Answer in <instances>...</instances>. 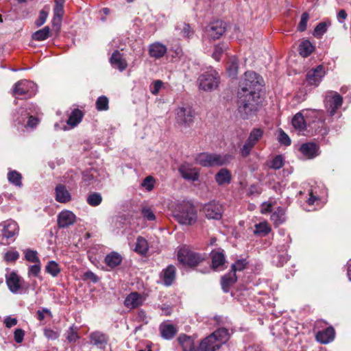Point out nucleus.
<instances>
[{
    "label": "nucleus",
    "instance_id": "nucleus-1",
    "mask_svg": "<svg viewBox=\"0 0 351 351\" xmlns=\"http://www.w3.org/2000/svg\"><path fill=\"white\" fill-rule=\"evenodd\" d=\"M230 338L228 330L225 328L216 330L201 341L195 351H216Z\"/></svg>",
    "mask_w": 351,
    "mask_h": 351
},
{
    "label": "nucleus",
    "instance_id": "nucleus-2",
    "mask_svg": "<svg viewBox=\"0 0 351 351\" xmlns=\"http://www.w3.org/2000/svg\"><path fill=\"white\" fill-rule=\"evenodd\" d=\"M238 112L243 119H249L258 108L260 95L238 92Z\"/></svg>",
    "mask_w": 351,
    "mask_h": 351
},
{
    "label": "nucleus",
    "instance_id": "nucleus-3",
    "mask_svg": "<svg viewBox=\"0 0 351 351\" xmlns=\"http://www.w3.org/2000/svg\"><path fill=\"white\" fill-rule=\"evenodd\" d=\"M173 217L181 224L192 225L197 221V210L189 202L178 204L173 210Z\"/></svg>",
    "mask_w": 351,
    "mask_h": 351
},
{
    "label": "nucleus",
    "instance_id": "nucleus-4",
    "mask_svg": "<svg viewBox=\"0 0 351 351\" xmlns=\"http://www.w3.org/2000/svg\"><path fill=\"white\" fill-rule=\"evenodd\" d=\"M233 156L229 154L200 153L195 157L196 163L206 167H219L229 164Z\"/></svg>",
    "mask_w": 351,
    "mask_h": 351
},
{
    "label": "nucleus",
    "instance_id": "nucleus-5",
    "mask_svg": "<svg viewBox=\"0 0 351 351\" xmlns=\"http://www.w3.org/2000/svg\"><path fill=\"white\" fill-rule=\"evenodd\" d=\"M263 78L254 71H246L240 82V90L244 93L259 95V90L263 86Z\"/></svg>",
    "mask_w": 351,
    "mask_h": 351
},
{
    "label": "nucleus",
    "instance_id": "nucleus-6",
    "mask_svg": "<svg viewBox=\"0 0 351 351\" xmlns=\"http://www.w3.org/2000/svg\"><path fill=\"white\" fill-rule=\"evenodd\" d=\"M246 265L247 262L245 259L237 260L232 265L230 271L221 278V285L224 292H228L230 287L237 282V276L236 272L243 271L246 267Z\"/></svg>",
    "mask_w": 351,
    "mask_h": 351
},
{
    "label": "nucleus",
    "instance_id": "nucleus-7",
    "mask_svg": "<svg viewBox=\"0 0 351 351\" xmlns=\"http://www.w3.org/2000/svg\"><path fill=\"white\" fill-rule=\"evenodd\" d=\"M199 88L206 91L212 90L218 86L219 75L213 68H208L198 78Z\"/></svg>",
    "mask_w": 351,
    "mask_h": 351
},
{
    "label": "nucleus",
    "instance_id": "nucleus-8",
    "mask_svg": "<svg viewBox=\"0 0 351 351\" xmlns=\"http://www.w3.org/2000/svg\"><path fill=\"white\" fill-rule=\"evenodd\" d=\"M37 91V86L33 82L21 80L14 84L12 92L16 98L27 99L34 96Z\"/></svg>",
    "mask_w": 351,
    "mask_h": 351
},
{
    "label": "nucleus",
    "instance_id": "nucleus-9",
    "mask_svg": "<svg viewBox=\"0 0 351 351\" xmlns=\"http://www.w3.org/2000/svg\"><path fill=\"white\" fill-rule=\"evenodd\" d=\"M178 258L182 265L194 267L204 260V256L183 247L178 252Z\"/></svg>",
    "mask_w": 351,
    "mask_h": 351
},
{
    "label": "nucleus",
    "instance_id": "nucleus-10",
    "mask_svg": "<svg viewBox=\"0 0 351 351\" xmlns=\"http://www.w3.org/2000/svg\"><path fill=\"white\" fill-rule=\"evenodd\" d=\"M321 112L316 110H307L305 117L302 113H297L292 119V125L295 129L300 132L304 131L307 125H311V117L317 118L320 116Z\"/></svg>",
    "mask_w": 351,
    "mask_h": 351
},
{
    "label": "nucleus",
    "instance_id": "nucleus-11",
    "mask_svg": "<svg viewBox=\"0 0 351 351\" xmlns=\"http://www.w3.org/2000/svg\"><path fill=\"white\" fill-rule=\"evenodd\" d=\"M324 103L327 112L330 116L332 117L336 113V110L341 106L343 98L337 92L328 91L326 94Z\"/></svg>",
    "mask_w": 351,
    "mask_h": 351
},
{
    "label": "nucleus",
    "instance_id": "nucleus-12",
    "mask_svg": "<svg viewBox=\"0 0 351 351\" xmlns=\"http://www.w3.org/2000/svg\"><path fill=\"white\" fill-rule=\"evenodd\" d=\"M325 75V69L322 65L309 70L306 75L304 84L306 86L317 87Z\"/></svg>",
    "mask_w": 351,
    "mask_h": 351
},
{
    "label": "nucleus",
    "instance_id": "nucleus-13",
    "mask_svg": "<svg viewBox=\"0 0 351 351\" xmlns=\"http://www.w3.org/2000/svg\"><path fill=\"white\" fill-rule=\"evenodd\" d=\"M203 211L206 218L219 220L221 219L223 209L222 205L216 202H211L203 207Z\"/></svg>",
    "mask_w": 351,
    "mask_h": 351
},
{
    "label": "nucleus",
    "instance_id": "nucleus-14",
    "mask_svg": "<svg viewBox=\"0 0 351 351\" xmlns=\"http://www.w3.org/2000/svg\"><path fill=\"white\" fill-rule=\"evenodd\" d=\"M194 111L189 106L178 108L176 110V121L179 124L189 125L193 121Z\"/></svg>",
    "mask_w": 351,
    "mask_h": 351
},
{
    "label": "nucleus",
    "instance_id": "nucleus-15",
    "mask_svg": "<svg viewBox=\"0 0 351 351\" xmlns=\"http://www.w3.org/2000/svg\"><path fill=\"white\" fill-rule=\"evenodd\" d=\"M18 224L12 220H7L0 224V232L3 239H11L18 234Z\"/></svg>",
    "mask_w": 351,
    "mask_h": 351
},
{
    "label": "nucleus",
    "instance_id": "nucleus-16",
    "mask_svg": "<svg viewBox=\"0 0 351 351\" xmlns=\"http://www.w3.org/2000/svg\"><path fill=\"white\" fill-rule=\"evenodd\" d=\"M178 171L181 176L186 180L195 182L199 180V169L193 167V165L189 163L181 165L178 168Z\"/></svg>",
    "mask_w": 351,
    "mask_h": 351
},
{
    "label": "nucleus",
    "instance_id": "nucleus-17",
    "mask_svg": "<svg viewBox=\"0 0 351 351\" xmlns=\"http://www.w3.org/2000/svg\"><path fill=\"white\" fill-rule=\"evenodd\" d=\"M226 31V24L223 21H215L207 27L206 32L208 36L213 39H218Z\"/></svg>",
    "mask_w": 351,
    "mask_h": 351
},
{
    "label": "nucleus",
    "instance_id": "nucleus-18",
    "mask_svg": "<svg viewBox=\"0 0 351 351\" xmlns=\"http://www.w3.org/2000/svg\"><path fill=\"white\" fill-rule=\"evenodd\" d=\"M24 280L14 271L6 276V283L11 292L16 293L24 286Z\"/></svg>",
    "mask_w": 351,
    "mask_h": 351
},
{
    "label": "nucleus",
    "instance_id": "nucleus-19",
    "mask_svg": "<svg viewBox=\"0 0 351 351\" xmlns=\"http://www.w3.org/2000/svg\"><path fill=\"white\" fill-rule=\"evenodd\" d=\"M145 300V295L138 292H132L125 299L124 305L131 309L136 308L143 305Z\"/></svg>",
    "mask_w": 351,
    "mask_h": 351
},
{
    "label": "nucleus",
    "instance_id": "nucleus-20",
    "mask_svg": "<svg viewBox=\"0 0 351 351\" xmlns=\"http://www.w3.org/2000/svg\"><path fill=\"white\" fill-rule=\"evenodd\" d=\"M76 221L75 215L68 210H62L58 216V224L61 228H67L73 225Z\"/></svg>",
    "mask_w": 351,
    "mask_h": 351
},
{
    "label": "nucleus",
    "instance_id": "nucleus-21",
    "mask_svg": "<svg viewBox=\"0 0 351 351\" xmlns=\"http://www.w3.org/2000/svg\"><path fill=\"white\" fill-rule=\"evenodd\" d=\"M319 146L315 143H306L301 145L300 152L308 159H312L319 154Z\"/></svg>",
    "mask_w": 351,
    "mask_h": 351
},
{
    "label": "nucleus",
    "instance_id": "nucleus-22",
    "mask_svg": "<svg viewBox=\"0 0 351 351\" xmlns=\"http://www.w3.org/2000/svg\"><path fill=\"white\" fill-rule=\"evenodd\" d=\"M55 198L58 202L66 204L71 200V195L64 185L59 184L55 189Z\"/></svg>",
    "mask_w": 351,
    "mask_h": 351
},
{
    "label": "nucleus",
    "instance_id": "nucleus-23",
    "mask_svg": "<svg viewBox=\"0 0 351 351\" xmlns=\"http://www.w3.org/2000/svg\"><path fill=\"white\" fill-rule=\"evenodd\" d=\"M29 117V112L23 108H19L13 115V121L14 125L17 127L18 130L23 129Z\"/></svg>",
    "mask_w": 351,
    "mask_h": 351
},
{
    "label": "nucleus",
    "instance_id": "nucleus-24",
    "mask_svg": "<svg viewBox=\"0 0 351 351\" xmlns=\"http://www.w3.org/2000/svg\"><path fill=\"white\" fill-rule=\"evenodd\" d=\"M110 62L114 68L119 69L120 71H124L128 66L126 60L123 58L122 54L118 50L112 53L110 58Z\"/></svg>",
    "mask_w": 351,
    "mask_h": 351
},
{
    "label": "nucleus",
    "instance_id": "nucleus-25",
    "mask_svg": "<svg viewBox=\"0 0 351 351\" xmlns=\"http://www.w3.org/2000/svg\"><path fill=\"white\" fill-rule=\"evenodd\" d=\"M210 256L213 269H220L226 263V257L223 250H213Z\"/></svg>",
    "mask_w": 351,
    "mask_h": 351
},
{
    "label": "nucleus",
    "instance_id": "nucleus-26",
    "mask_svg": "<svg viewBox=\"0 0 351 351\" xmlns=\"http://www.w3.org/2000/svg\"><path fill=\"white\" fill-rule=\"evenodd\" d=\"M335 335V329L332 326H329L324 330L319 331L316 334L315 337L317 341L326 344L334 339Z\"/></svg>",
    "mask_w": 351,
    "mask_h": 351
},
{
    "label": "nucleus",
    "instance_id": "nucleus-27",
    "mask_svg": "<svg viewBox=\"0 0 351 351\" xmlns=\"http://www.w3.org/2000/svg\"><path fill=\"white\" fill-rule=\"evenodd\" d=\"M215 180L219 186L228 185L232 181L231 172L226 168H222L215 174Z\"/></svg>",
    "mask_w": 351,
    "mask_h": 351
},
{
    "label": "nucleus",
    "instance_id": "nucleus-28",
    "mask_svg": "<svg viewBox=\"0 0 351 351\" xmlns=\"http://www.w3.org/2000/svg\"><path fill=\"white\" fill-rule=\"evenodd\" d=\"M167 51V47L158 42H156L149 47V54L151 57L159 59L163 57Z\"/></svg>",
    "mask_w": 351,
    "mask_h": 351
},
{
    "label": "nucleus",
    "instance_id": "nucleus-29",
    "mask_svg": "<svg viewBox=\"0 0 351 351\" xmlns=\"http://www.w3.org/2000/svg\"><path fill=\"white\" fill-rule=\"evenodd\" d=\"M64 0H55V7L53 9V25L58 26L62 21L64 14Z\"/></svg>",
    "mask_w": 351,
    "mask_h": 351
},
{
    "label": "nucleus",
    "instance_id": "nucleus-30",
    "mask_svg": "<svg viewBox=\"0 0 351 351\" xmlns=\"http://www.w3.org/2000/svg\"><path fill=\"white\" fill-rule=\"evenodd\" d=\"M179 344L182 346L184 351H195L197 347H195L194 339L185 334H181L178 338Z\"/></svg>",
    "mask_w": 351,
    "mask_h": 351
},
{
    "label": "nucleus",
    "instance_id": "nucleus-31",
    "mask_svg": "<svg viewBox=\"0 0 351 351\" xmlns=\"http://www.w3.org/2000/svg\"><path fill=\"white\" fill-rule=\"evenodd\" d=\"M176 267L170 265L163 269L161 274V278L166 286H170L176 278Z\"/></svg>",
    "mask_w": 351,
    "mask_h": 351
},
{
    "label": "nucleus",
    "instance_id": "nucleus-32",
    "mask_svg": "<svg viewBox=\"0 0 351 351\" xmlns=\"http://www.w3.org/2000/svg\"><path fill=\"white\" fill-rule=\"evenodd\" d=\"M159 329L161 336L166 339H171L177 333V329L173 324L163 323Z\"/></svg>",
    "mask_w": 351,
    "mask_h": 351
},
{
    "label": "nucleus",
    "instance_id": "nucleus-33",
    "mask_svg": "<svg viewBox=\"0 0 351 351\" xmlns=\"http://www.w3.org/2000/svg\"><path fill=\"white\" fill-rule=\"evenodd\" d=\"M90 343L99 348H104L107 344V338L105 335L99 332H94L90 335Z\"/></svg>",
    "mask_w": 351,
    "mask_h": 351
},
{
    "label": "nucleus",
    "instance_id": "nucleus-34",
    "mask_svg": "<svg viewBox=\"0 0 351 351\" xmlns=\"http://www.w3.org/2000/svg\"><path fill=\"white\" fill-rule=\"evenodd\" d=\"M176 30L178 32L180 36L184 38H190L194 33L189 24L184 22L178 23L176 27Z\"/></svg>",
    "mask_w": 351,
    "mask_h": 351
},
{
    "label": "nucleus",
    "instance_id": "nucleus-35",
    "mask_svg": "<svg viewBox=\"0 0 351 351\" xmlns=\"http://www.w3.org/2000/svg\"><path fill=\"white\" fill-rule=\"evenodd\" d=\"M121 261L122 257L117 252H111L105 257V263L110 268H114L119 265Z\"/></svg>",
    "mask_w": 351,
    "mask_h": 351
},
{
    "label": "nucleus",
    "instance_id": "nucleus-36",
    "mask_svg": "<svg viewBox=\"0 0 351 351\" xmlns=\"http://www.w3.org/2000/svg\"><path fill=\"white\" fill-rule=\"evenodd\" d=\"M83 116L84 114L80 110L74 109L69 117L67 124L73 128L77 126L82 121Z\"/></svg>",
    "mask_w": 351,
    "mask_h": 351
},
{
    "label": "nucleus",
    "instance_id": "nucleus-37",
    "mask_svg": "<svg viewBox=\"0 0 351 351\" xmlns=\"http://www.w3.org/2000/svg\"><path fill=\"white\" fill-rule=\"evenodd\" d=\"M149 250L147 240L143 237H138L135 246V252L141 255L146 254Z\"/></svg>",
    "mask_w": 351,
    "mask_h": 351
},
{
    "label": "nucleus",
    "instance_id": "nucleus-38",
    "mask_svg": "<svg viewBox=\"0 0 351 351\" xmlns=\"http://www.w3.org/2000/svg\"><path fill=\"white\" fill-rule=\"evenodd\" d=\"M314 49V47L312 45L311 42L308 40H303L299 45L298 50L299 53L302 57H308L311 54Z\"/></svg>",
    "mask_w": 351,
    "mask_h": 351
},
{
    "label": "nucleus",
    "instance_id": "nucleus-39",
    "mask_svg": "<svg viewBox=\"0 0 351 351\" xmlns=\"http://www.w3.org/2000/svg\"><path fill=\"white\" fill-rule=\"evenodd\" d=\"M271 219L276 225L282 223L285 221V211L284 208L278 207L271 215Z\"/></svg>",
    "mask_w": 351,
    "mask_h": 351
},
{
    "label": "nucleus",
    "instance_id": "nucleus-40",
    "mask_svg": "<svg viewBox=\"0 0 351 351\" xmlns=\"http://www.w3.org/2000/svg\"><path fill=\"white\" fill-rule=\"evenodd\" d=\"M254 227V234L256 235L266 236L271 231V228L266 221L256 223Z\"/></svg>",
    "mask_w": 351,
    "mask_h": 351
},
{
    "label": "nucleus",
    "instance_id": "nucleus-41",
    "mask_svg": "<svg viewBox=\"0 0 351 351\" xmlns=\"http://www.w3.org/2000/svg\"><path fill=\"white\" fill-rule=\"evenodd\" d=\"M50 28L48 26L39 29L32 34V39L37 41H43L49 37Z\"/></svg>",
    "mask_w": 351,
    "mask_h": 351
},
{
    "label": "nucleus",
    "instance_id": "nucleus-42",
    "mask_svg": "<svg viewBox=\"0 0 351 351\" xmlns=\"http://www.w3.org/2000/svg\"><path fill=\"white\" fill-rule=\"evenodd\" d=\"M330 24V21H324L318 23L315 27L313 36L318 38H321L326 32Z\"/></svg>",
    "mask_w": 351,
    "mask_h": 351
},
{
    "label": "nucleus",
    "instance_id": "nucleus-43",
    "mask_svg": "<svg viewBox=\"0 0 351 351\" xmlns=\"http://www.w3.org/2000/svg\"><path fill=\"white\" fill-rule=\"evenodd\" d=\"M285 163L284 157L282 155H277L274 157L270 161L267 162V166L273 169H280Z\"/></svg>",
    "mask_w": 351,
    "mask_h": 351
},
{
    "label": "nucleus",
    "instance_id": "nucleus-44",
    "mask_svg": "<svg viewBox=\"0 0 351 351\" xmlns=\"http://www.w3.org/2000/svg\"><path fill=\"white\" fill-rule=\"evenodd\" d=\"M21 179V174L15 170L10 171L8 173V181L16 186L20 187L22 186Z\"/></svg>",
    "mask_w": 351,
    "mask_h": 351
},
{
    "label": "nucleus",
    "instance_id": "nucleus-45",
    "mask_svg": "<svg viewBox=\"0 0 351 351\" xmlns=\"http://www.w3.org/2000/svg\"><path fill=\"white\" fill-rule=\"evenodd\" d=\"M263 131L259 128H254L247 139V141L255 145L256 143L262 138Z\"/></svg>",
    "mask_w": 351,
    "mask_h": 351
},
{
    "label": "nucleus",
    "instance_id": "nucleus-46",
    "mask_svg": "<svg viewBox=\"0 0 351 351\" xmlns=\"http://www.w3.org/2000/svg\"><path fill=\"white\" fill-rule=\"evenodd\" d=\"M45 271L53 277H56L60 273L61 269L56 261H51L46 265Z\"/></svg>",
    "mask_w": 351,
    "mask_h": 351
},
{
    "label": "nucleus",
    "instance_id": "nucleus-47",
    "mask_svg": "<svg viewBox=\"0 0 351 351\" xmlns=\"http://www.w3.org/2000/svg\"><path fill=\"white\" fill-rule=\"evenodd\" d=\"M238 70V60L236 57H232L230 58L228 65L227 67V71L230 76L235 77L237 74Z\"/></svg>",
    "mask_w": 351,
    "mask_h": 351
},
{
    "label": "nucleus",
    "instance_id": "nucleus-48",
    "mask_svg": "<svg viewBox=\"0 0 351 351\" xmlns=\"http://www.w3.org/2000/svg\"><path fill=\"white\" fill-rule=\"evenodd\" d=\"M80 338L78 328L71 326L66 332V339L69 343H74Z\"/></svg>",
    "mask_w": 351,
    "mask_h": 351
},
{
    "label": "nucleus",
    "instance_id": "nucleus-49",
    "mask_svg": "<svg viewBox=\"0 0 351 351\" xmlns=\"http://www.w3.org/2000/svg\"><path fill=\"white\" fill-rule=\"evenodd\" d=\"M102 201V197L99 193H90L86 199L87 203L91 206H99Z\"/></svg>",
    "mask_w": 351,
    "mask_h": 351
},
{
    "label": "nucleus",
    "instance_id": "nucleus-50",
    "mask_svg": "<svg viewBox=\"0 0 351 351\" xmlns=\"http://www.w3.org/2000/svg\"><path fill=\"white\" fill-rule=\"evenodd\" d=\"M24 254L26 261L33 263H39L40 262L36 251L31 249H26L24 250Z\"/></svg>",
    "mask_w": 351,
    "mask_h": 351
},
{
    "label": "nucleus",
    "instance_id": "nucleus-51",
    "mask_svg": "<svg viewBox=\"0 0 351 351\" xmlns=\"http://www.w3.org/2000/svg\"><path fill=\"white\" fill-rule=\"evenodd\" d=\"M282 243H279L277 248L279 252H285L289 247V243L291 242V239L289 235H285L284 233L282 234Z\"/></svg>",
    "mask_w": 351,
    "mask_h": 351
},
{
    "label": "nucleus",
    "instance_id": "nucleus-52",
    "mask_svg": "<svg viewBox=\"0 0 351 351\" xmlns=\"http://www.w3.org/2000/svg\"><path fill=\"white\" fill-rule=\"evenodd\" d=\"M96 108L99 111L108 109V99L106 96L99 97L96 101Z\"/></svg>",
    "mask_w": 351,
    "mask_h": 351
},
{
    "label": "nucleus",
    "instance_id": "nucleus-53",
    "mask_svg": "<svg viewBox=\"0 0 351 351\" xmlns=\"http://www.w3.org/2000/svg\"><path fill=\"white\" fill-rule=\"evenodd\" d=\"M227 49V45L224 43H219L215 47L214 51L213 53V58L219 61L220 60L221 55Z\"/></svg>",
    "mask_w": 351,
    "mask_h": 351
},
{
    "label": "nucleus",
    "instance_id": "nucleus-54",
    "mask_svg": "<svg viewBox=\"0 0 351 351\" xmlns=\"http://www.w3.org/2000/svg\"><path fill=\"white\" fill-rule=\"evenodd\" d=\"M155 180L151 176H147L143 181L141 186L147 191H151L154 188Z\"/></svg>",
    "mask_w": 351,
    "mask_h": 351
},
{
    "label": "nucleus",
    "instance_id": "nucleus-55",
    "mask_svg": "<svg viewBox=\"0 0 351 351\" xmlns=\"http://www.w3.org/2000/svg\"><path fill=\"white\" fill-rule=\"evenodd\" d=\"M141 214L143 217L147 221H154L156 216L150 208L143 207L141 210Z\"/></svg>",
    "mask_w": 351,
    "mask_h": 351
},
{
    "label": "nucleus",
    "instance_id": "nucleus-56",
    "mask_svg": "<svg viewBox=\"0 0 351 351\" xmlns=\"http://www.w3.org/2000/svg\"><path fill=\"white\" fill-rule=\"evenodd\" d=\"M309 19V15L307 12L302 13L300 21L298 25V29L300 32H304L306 29L307 22Z\"/></svg>",
    "mask_w": 351,
    "mask_h": 351
},
{
    "label": "nucleus",
    "instance_id": "nucleus-57",
    "mask_svg": "<svg viewBox=\"0 0 351 351\" xmlns=\"http://www.w3.org/2000/svg\"><path fill=\"white\" fill-rule=\"evenodd\" d=\"M39 119L29 114V117L27 119L26 124L24 128L34 129L39 123Z\"/></svg>",
    "mask_w": 351,
    "mask_h": 351
},
{
    "label": "nucleus",
    "instance_id": "nucleus-58",
    "mask_svg": "<svg viewBox=\"0 0 351 351\" xmlns=\"http://www.w3.org/2000/svg\"><path fill=\"white\" fill-rule=\"evenodd\" d=\"M19 258V253L17 251H8L4 255L6 262H15Z\"/></svg>",
    "mask_w": 351,
    "mask_h": 351
},
{
    "label": "nucleus",
    "instance_id": "nucleus-59",
    "mask_svg": "<svg viewBox=\"0 0 351 351\" xmlns=\"http://www.w3.org/2000/svg\"><path fill=\"white\" fill-rule=\"evenodd\" d=\"M40 272V262L39 263H35L31 265L28 269V276H34L38 277Z\"/></svg>",
    "mask_w": 351,
    "mask_h": 351
},
{
    "label": "nucleus",
    "instance_id": "nucleus-60",
    "mask_svg": "<svg viewBox=\"0 0 351 351\" xmlns=\"http://www.w3.org/2000/svg\"><path fill=\"white\" fill-rule=\"evenodd\" d=\"M44 335L46 338L51 340L57 339L60 336V334L58 331L51 330L50 328H45Z\"/></svg>",
    "mask_w": 351,
    "mask_h": 351
},
{
    "label": "nucleus",
    "instance_id": "nucleus-61",
    "mask_svg": "<svg viewBox=\"0 0 351 351\" xmlns=\"http://www.w3.org/2000/svg\"><path fill=\"white\" fill-rule=\"evenodd\" d=\"M254 145L248 142L247 140L241 149V154L243 157H247L251 152L252 149L254 147Z\"/></svg>",
    "mask_w": 351,
    "mask_h": 351
},
{
    "label": "nucleus",
    "instance_id": "nucleus-62",
    "mask_svg": "<svg viewBox=\"0 0 351 351\" xmlns=\"http://www.w3.org/2000/svg\"><path fill=\"white\" fill-rule=\"evenodd\" d=\"M47 16H48V13L47 12L42 10L40 13H39V16L38 18L37 19V20L35 21V24L37 27H40L41 25H43L47 19Z\"/></svg>",
    "mask_w": 351,
    "mask_h": 351
},
{
    "label": "nucleus",
    "instance_id": "nucleus-63",
    "mask_svg": "<svg viewBox=\"0 0 351 351\" xmlns=\"http://www.w3.org/2000/svg\"><path fill=\"white\" fill-rule=\"evenodd\" d=\"M278 141L281 144L285 145H289L291 144V140L289 136L282 130L280 131Z\"/></svg>",
    "mask_w": 351,
    "mask_h": 351
},
{
    "label": "nucleus",
    "instance_id": "nucleus-64",
    "mask_svg": "<svg viewBox=\"0 0 351 351\" xmlns=\"http://www.w3.org/2000/svg\"><path fill=\"white\" fill-rule=\"evenodd\" d=\"M163 83L160 80L155 81L153 84L150 86V91L153 95H157L161 89Z\"/></svg>",
    "mask_w": 351,
    "mask_h": 351
}]
</instances>
